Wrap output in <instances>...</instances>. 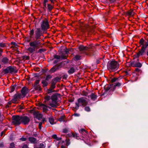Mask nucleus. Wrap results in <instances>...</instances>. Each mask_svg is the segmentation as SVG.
<instances>
[{
    "instance_id": "nucleus-1",
    "label": "nucleus",
    "mask_w": 148,
    "mask_h": 148,
    "mask_svg": "<svg viewBox=\"0 0 148 148\" xmlns=\"http://www.w3.org/2000/svg\"><path fill=\"white\" fill-rule=\"evenodd\" d=\"M29 45L30 47L28 48L27 50L30 53H32L40 47L41 45L40 41L36 39L30 42Z\"/></svg>"
},
{
    "instance_id": "nucleus-2",
    "label": "nucleus",
    "mask_w": 148,
    "mask_h": 148,
    "mask_svg": "<svg viewBox=\"0 0 148 148\" xmlns=\"http://www.w3.org/2000/svg\"><path fill=\"white\" fill-rule=\"evenodd\" d=\"M119 64L116 61L112 60L109 61L107 64V68L110 72L115 71L119 68Z\"/></svg>"
},
{
    "instance_id": "nucleus-3",
    "label": "nucleus",
    "mask_w": 148,
    "mask_h": 148,
    "mask_svg": "<svg viewBox=\"0 0 148 148\" xmlns=\"http://www.w3.org/2000/svg\"><path fill=\"white\" fill-rule=\"evenodd\" d=\"M78 103H76V106L75 108L77 109H78L79 106L84 107L86 106L88 103L87 99L85 97H82L79 98L77 100Z\"/></svg>"
},
{
    "instance_id": "nucleus-4",
    "label": "nucleus",
    "mask_w": 148,
    "mask_h": 148,
    "mask_svg": "<svg viewBox=\"0 0 148 148\" xmlns=\"http://www.w3.org/2000/svg\"><path fill=\"white\" fill-rule=\"evenodd\" d=\"M58 97L56 94L53 95L51 97V102L48 103L49 105L51 107L54 108L57 106Z\"/></svg>"
},
{
    "instance_id": "nucleus-5",
    "label": "nucleus",
    "mask_w": 148,
    "mask_h": 148,
    "mask_svg": "<svg viewBox=\"0 0 148 148\" xmlns=\"http://www.w3.org/2000/svg\"><path fill=\"white\" fill-rule=\"evenodd\" d=\"M12 123L13 125H17L21 123V116L19 115L13 116L12 118Z\"/></svg>"
},
{
    "instance_id": "nucleus-6",
    "label": "nucleus",
    "mask_w": 148,
    "mask_h": 148,
    "mask_svg": "<svg viewBox=\"0 0 148 148\" xmlns=\"http://www.w3.org/2000/svg\"><path fill=\"white\" fill-rule=\"evenodd\" d=\"M41 27L42 30L45 31L49 28V24L48 21L45 19L41 23Z\"/></svg>"
},
{
    "instance_id": "nucleus-7",
    "label": "nucleus",
    "mask_w": 148,
    "mask_h": 148,
    "mask_svg": "<svg viewBox=\"0 0 148 148\" xmlns=\"http://www.w3.org/2000/svg\"><path fill=\"white\" fill-rule=\"evenodd\" d=\"M43 35V33L41 31V29L39 28L36 29L35 31V39L37 40H39L41 39L40 37Z\"/></svg>"
},
{
    "instance_id": "nucleus-8",
    "label": "nucleus",
    "mask_w": 148,
    "mask_h": 148,
    "mask_svg": "<svg viewBox=\"0 0 148 148\" xmlns=\"http://www.w3.org/2000/svg\"><path fill=\"white\" fill-rule=\"evenodd\" d=\"M29 92V90L27 87H23L21 91V93H20L22 98L24 97Z\"/></svg>"
},
{
    "instance_id": "nucleus-9",
    "label": "nucleus",
    "mask_w": 148,
    "mask_h": 148,
    "mask_svg": "<svg viewBox=\"0 0 148 148\" xmlns=\"http://www.w3.org/2000/svg\"><path fill=\"white\" fill-rule=\"evenodd\" d=\"M30 118L26 116H21V123L24 125L28 124L30 121Z\"/></svg>"
},
{
    "instance_id": "nucleus-10",
    "label": "nucleus",
    "mask_w": 148,
    "mask_h": 148,
    "mask_svg": "<svg viewBox=\"0 0 148 148\" xmlns=\"http://www.w3.org/2000/svg\"><path fill=\"white\" fill-rule=\"evenodd\" d=\"M21 98H22L21 97L20 94L19 93H16L14 96L13 98L12 99L13 103H16V102Z\"/></svg>"
},
{
    "instance_id": "nucleus-11",
    "label": "nucleus",
    "mask_w": 148,
    "mask_h": 148,
    "mask_svg": "<svg viewBox=\"0 0 148 148\" xmlns=\"http://www.w3.org/2000/svg\"><path fill=\"white\" fill-rule=\"evenodd\" d=\"M139 43L141 45H142V47L146 49L148 46V40H147V42H145L144 40L143 39H141L139 41Z\"/></svg>"
},
{
    "instance_id": "nucleus-12",
    "label": "nucleus",
    "mask_w": 148,
    "mask_h": 148,
    "mask_svg": "<svg viewBox=\"0 0 148 148\" xmlns=\"http://www.w3.org/2000/svg\"><path fill=\"white\" fill-rule=\"evenodd\" d=\"M39 107L40 109L42 110L44 112H46L48 110V108L50 109L51 108L49 106L46 105H45L40 103L39 104Z\"/></svg>"
},
{
    "instance_id": "nucleus-13",
    "label": "nucleus",
    "mask_w": 148,
    "mask_h": 148,
    "mask_svg": "<svg viewBox=\"0 0 148 148\" xmlns=\"http://www.w3.org/2000/svg\"><path fill=\"white\" fill-rule=\"evenodd\" d=\"M4 71L6 73H12L15 72L14 68L12 66H9L4 70Z\"/></svg>"
},
{
    "instance_id": "nucleus-14",
    "label": "nucleus",
    "mask_w": 148,
    "mask_h": 148,
    "mask_svg": "<svg viewBox=\"0 0 148 148\" xmlns=\"http://www.w3.org/2000/svg\"><path fill=\"white\" fill-rule=\"evenodd\" d=\"M33 115L35 118L39 120L42 119V114L40 113L38 111H34V112Z\"/></svg>"
},
{
    "instance_id": "nucleus-15",
    "label": "nucleus",
    "mask_w": 148,
    "mask_h": 148,
    "mask_svg": "<svg viewBox=\"0 0 148 148\" xmlns=\"http://www.w3.org/2000/svg\"><path fill=\"white\" fill-rule=\"evenodd\" d=\"M145 49L141 47V50L139 51L136 54V56L139 57L140 56L143 55L145 53Z\"/></svg>"
},
{
    "instance_id": "nucleus-16",
    "label": "nucleus",
    "mask_w": 148,
    "mask_h": 148,
    "mask_svg": "<svg viewBox=\"0 0 148 148\" xmlns=\"http://www.w3.org/2000/svg\"><path fill=\"white\" fill-rule=\"evenodd\" d=\"M91 48V46L88 47H84L83 45H81L79 47V49L80 51H86L88 50V49H90Z\"/></svg>"
},
{
    "instance_id": "nucleus-17",
    "label": "nucleus",
    "mask_w": 148,
    "mask_h": 148,
    "mask_svg": "<svg viewBox=\"0 0 148 148\" xmlns=\"http://www.w3.org/2000/svg\"><path fill=\"white\" fill-rule=\"evenodd\" d=\"M131 65L133 67H140L142 66V64L140 63L136 62H132Z\"/></svg>"
},
{
    "instance_id": "nucleus-18",
    "label": "nucleus",
    "mask_w": 148,
    "mask_h": 148,
    "mask_svg": "<svg viewBox=\"0 0 148 148\" xmlns=\"http://www.w3.org/2000/svg\"><path fill=\"white\" fill-rule=\"evenodd\" d=\"M53 8V5H51L50 4H47V8L48 10V12H50L51 10Z\"/></svg>"
},
{
    "instance_id": "nucleus-19",
    "label": "nucleus",
    "mask_w": 148,
    "mask_h": 148,
    "mask_svg": "<svg viewBox=\"0 0 148 148\" xmlns=\"http://www.w3.org/2000/svg\"><path fill=\"white\" fill-rule=\"evenodd\" d=\"M88 98H90L92 100L95 101L97 99V96L94 93H92L90 96H88Z\"/></svg>"
},
{
    "instance_id": "nucleus-20",
    "label": "nucleus",
    "mask_w": 148,
    "mask_h": 148,
    "mask_svg": "<svg viewBox=\"0 0 148 148\" xmlns=\"http://www.w3.org/2000/svg\"><path fill=\"white\" fill-rule=\"evenodd\" d=\"M29 141L32 143H35L37 142L36 139L33 137H29L28 138Z\"/></svg>"
},
{
    "instance_id": "nucleus-21",
    "label": "nucleus",
    "mask_w": 148,
    "mask_h": 148,
    "mask_svg": "<svg viewBox=\"0 0 148 148\" xmlns=\"http://www.w3.org/2000/svg\"><path fill=\"white\" fill-rule=\"evenodd\" d=\"M45 102L46 104L49 105L48 103L50 101L51 102V97L50 96H47L45 97Z\"/></svg>"
},
{
    "instance_id": "nucleus-22",
    "label": "nucleus",
    "mask_w": 148,
    "mask_h": 148,
    "mask_svg": "<svg viewBox=\"0 0 148 148\" xmlns=\"http://www.w3.org/2000/svg\"><path fill=\"white\" fill-rule=\"evenodd\" d=\"M121 79V78L119 77L117 78L114 77L111 79V83H114L115 82H119V80H120Z\"/></svg>"
},
{
    "instance_id": "nucleus-23",
    "label": "nucleus",
    "mask_w": 148,
    "mask_h": 148,
    "mask_svg": "<svg viewBox=\"0 0 148 148\" xmlns=\"http://www.w3.org/2000/svg\"><path fill=\"white\" fill-rule=\"evenodd\" d=\"M56 83L55 82H54L52 81L50 88L49 90L51 92H52V90L55 88Z\"/></svg>"
},
{
    "instance_id": "nucleus-24",
    "label": "nucleus",
    "mask_w": 148,
    "mask_h": 148,
    "mask_svg": "<svg viewBox=\"0 0 148 148\" xmlns=\"http://www.w3.org/2000/svg\"><path fill=\"white\" fill-rule=\"evenodd\" d=\"M79 132L82 134L84 135L88 133L84 129H81L79 130Z\"/></svg>"
},
{
    "instance_id": "nucleus-25",
    "label": "nucleus",
    "mask_w": 148,
    "mask_h": 148,
    "mask_svg": "<svg viewBox=\"0 0 148 148\" xmlns=\"http://www.w3.org/2000/svg\"><path fill=\"white\" fill-rule=\"evenodd\" d=\"M8 59L6 57L3 58L2 60V62L4 64H6L8 63Z\"/></svg>"
},
{
    "instance_id": "nucleus-26",
    "label": "nucleus",
    "mask_w": 148,
    "mask_h": 148,
    "mask_svg": "<svg viewBox=\"0 0 148 148\" xmlns=\"http://www.w3.org/2000/svg\"><path fill=\"white\" fill-rule=\"evenodd\" d=\"M49 121L51 124H54V120L52 117H50L49 119Z\"/></svg>"
},
{
    "instance_id": "nucleus-27",
    "label": "nucleus",
    "mask_w": 148,
    "mask_h": 148,
    "mask_svg": "<svg viewBox=\"0 0 148 148\" xmlns=\"http://www.w3.org/2000/svg\"><path fill=\"white\" fill-rule=\"evenodd\" d=\"M34 33V31L33 29L31 30L29 32V36L30 38H32Z\"/></svg>"
},
{
    "instance_id": "nucleus-28",
    "label": "nucleus",
    "mask_w": 148,
    "mask_h": 148,
    "mask_svg": "<svg viewBox=\"0 0 148 148\" xmlns=\"http://www.w3.org/2000/svg\"><path fill=\"white\" fill-rule=\"evenodd\" d=\"M75 71V69L73 67L71 68L68 71V72L70 74H71L74 72Z\"/></svg>"
},
{
    "instance_id": "nucleus-29",
    "label": "nucleus",
    "mask_w": 148,
    "mask_h": 148,
    "mask_svg": "<svg viewBox=\"0 0 148 148\" xmlns=\"http://www.w3.org/2000/svg\"><path fill=\"white\" fill-rule=\"evenodd\" d=\"M134 14V13L132 11H130L127 12V15L130 16H133Z\"/></svg>"
},
{
    "instance_id": "nucleus-30",
    "label": "nucleus",
    "mask_w": 148,
    "mask_h": 148,
    "mask_svg": "<svg viewBox=\"0 0 148 148\" xmlns=\"http://www.w3.org/2000/svg\"><path fill=\"white\" fill-rule=\"evenodd\" d=\"M48 82V81L46 80V79H45L42 80V83L44 86H46L47 85Z\"/></svg>"
},
{
    "instance_id": "nucleus-31",
    "label": "nucleus",
    "mask_w": 148,
    "mask_h": 148,
    "mask_svg": "<svg viewBox=\"0 0 148 148\" xmlns=\"http://www.w3.org/2000/svg\"><path fill=\"white\" fill-rule=\"evenodd\" d=\"M58 69V67L54 66L50 70V71L51 72H54Z\"/></svg>"
},
{
    "instance_id": "nucleus-32",
    "label": "nucleus",
    "mask_w": 148,
    "mask_h": 148,
    "mask_svg": "<svg viewBox=\"0 0 148 148\" xmlns=\"http://www.w3.org/2000/svg\"><path fill=\"white\" fill-rule=\"evenodd\" d=\"M117 83H114L113 84L114 86V87L120 86L121 84V83L119 82H116Z\"/></svg>"
},
{
    "instance_id": "nucleus-33",
    "label": "nucleus",
    "mask_w": 148,
    "mask_h": 148,
    "mask_svg": "<svg viewBox=\"0 0 148 148\" xmlns=\"http://www.w3.org/2000/svg\"><path fill=\"white\" fill-rule=\"evenodd\" d=\"M61 56V59H66L67 58V56L64 54H62Z\"/></svg>"
},
{
    "instance_id": "nucleus-34",
    "label": "nucleus",
    "mask_w": 148,
    "mask_h": 148,
    "mask_svg": "<svg viewBox=\"0 0 148 148\" xmlns=\"http://www.w3.org/2000/svg\"><path fill=\"white\" fill-rule=\"evenodd\" d=\"M40 79H37L36 80L34 84V86H37L38 84H39V82H40Z\"/></svg>"
},
{
    "instance_id": "nucleus-35",
    "label": "nucleus",
    "mask_w": 148,
    "mask_h": 148,
    "mask_svg": "<svg viewBox=\"0 0 148 148\" xmlns=\"http://www.w3.org/2000/svg\"><path fill=\"white\" fill-rule=\"evenodd\" d=\"M53 56L54 58L55 59H61V56H59L57 55H54Z\"/></svg>"
},
{
    "instance_id": "nucleus-36",
    "label": "nucleus",
    "mask_w": 148,
    "mask_h": 148,
    "mask_svg": "<svg viewBox=\"0 0 148 148\" xmlns=\"http://www.w3.org/2000/svg\"><path fill=\"white\" fill-rule=\"evenodd\" d=\"M60 79L59 77H56L53 80V81L54 82H55V83H56Z\"/></svg>"
},
{
    "instance_id": "nucleus-37",
    "label": "nucleus",
    "mask_w": 148,
    "mask_h": 148,
    "mask_svg": "<svg viewBox=\"0 0 148 148\" xmlns=\"http://www.w3.org/2000/svg\"><path fill=\"white\" fill-rule=\"evenodd\" d=\"M84 110L86 111L87 112H89L90 110V108L88 106L85 107L84 108Z\"/></svg>"
},
{
    "instance_id": "nucleus-38",
    "label": "nucleus",
    "mask_w": 148,
    "mask_h": 148,
    "mask_svg": "<svg viewBox=\"0 0 148 148\" xmlns=\"http://www.w3.org/2000/svg\"><path fill=\"white\" fill-rule=\"evenodd\" d=\"M51 76L50 75H48L45 78V79L46 80L48 81L49 80L51 79Z\"/></svg>"
},
{
    "instance_id": "nucleus-39",
    "label": "nucleus",
    "mask_w": 148,
    "mask_h": 148,
    "mask_svg": "<svg viewBox=\"0 0 148 148\" xmlns=\"http://www.w3.org/2000/svg\"><path fill=\"white\" fill-rule=\"evenodd\" d=\"M70 144L69 140L68 139H66V144L67 146L69 145Z\"/></svg>"
},
{
    "instance_id": "nucleus-40",
    "label": "nucleus",
    "mask_w": 148,
    "mask_h": 148,
    "mask_svg": "<svg viewBox=\"0 0 148 148\" xmlns=\"http://www.w3.org/2000/svg\"><path fill=\"white\" fill-rule=\"evenodd\" d=\"M15 147L14 144V143H12L10 144V148H14Z\"/></svg>"
},
{
    "instance_id": "nucleus-41",
    "label": "nucleus",
    "mask_w": 148,
    "mask_h": 148,
    "mask_svg": "<svg viewBox=\"0 0 148 148\" xmlns=\"http://www.w3.org/2000/svg\"><path fill=\"white\" fill-rule=\"evenodd\" d=\"M80 58V56H79V55H77L75 56L74 58L76 60H79Z\"/></svg>"
},
{
    "instance_id": "nucleus-42",
    "label": "nucleus",
    "mask_w": 148,
    "mask_h": 148,
    "mask_svg": "<svg viewBox=\"0 0 148 148\" xmlns=\"http://www.w3.org/2000/svg\"><path fill=\"white\" fill-rule=\"evenodd\" d=\"M5 46V44L3 43H0V47L3 48Z\"/></svg>"
},
{
    "instance_id": "nucleus-43",
    "label": "nucleus",
    "mask_w": 148,
    "mask_h": 148,
    "mask_svg": "<svg viewBox=\"0 0 148 148\" xmlns=\"http://www.w3.org/2000/svg\"><path fill=\"white\" fill-rule=\"evenodd\" d=\"M42 123V122H40L39 123L38 128L40 130L41 129Z\"/></svg>"
},
{
    "instance_id": "nucleus-44",
    "label": "nucleus",
    "mask_w": 148,
    "mask_h": 148,
    "mask_svg": "<svg viewBox=\"0 0 148 148\" xmlns=\"http://www.w3.org/2000/svg\"><path fill=\"white\" fill-rule=\"evenodd\" d=\"M29 58V56H23V59L25 60H28Z\"/></svg>"
},
{
    "instance_id": "nucleus-45",
    "label": "nucleus",
    "mask_w": 148,
    "mask_h": 148,
    "mask_svg": "<svg viewBox=\"0 0 148 148\" xmlns=\"http://www.w3.org/2000/svg\"><path fill=\"white\" fill-rule=\"evenodd\" d=\"M68 130L66 128H65L63 129V132L64 133H67L68 132Z\"/></svg>"
},
{
    "instance_id": "nucleus-46",
    "label": "nucleus",
    "mask_w": 148,
    "mask_h": 148,
    "mask_svg": "<svg viewBox=\"0 0 148 148\" xmlns=\"http://www.w3.org/2000/svg\"><path fill=\"white\" fill-rule=\"evenodd\" d=\"M20 140H21L23 141H25L26 140V138H24V137H22L20 139Z\"/></svg>"
},
{
    "instance_id": "nucleus-47",
    "label": "nucleus",
    "mask_w": 148,
    "mask_h": 148,
    "mask_svg": "<svg viewBox=\"0 0 148 148\" xmlns=\"http://www.w3.org/2000/svg\"><path fill=\"white\" fill-rule=\"evenodd\" d=\"M40 148H45V146L43 143L40 144Z\"/></svg>"
},
{
    "instance_id": "nucleus-48",
    "label": "nucleus",
    "mask_w": 148,
    "mask_h": 148,
    "mask_svg": "<svg viewBox=\"0 0 148 148\" xmlns=\"http://www.w3.org/2000/svg\"><path fill=\"white\" fill-rule=\"evenodd\" d=\"M88 93L85 92H83V95L84 96H87Z\"/></svg>"
},
{
    "instance_id": "nucleus-49",
    "label": "nucleus",
    "mask_w": 148,
    "mask_h": 148,
    "mask_svg": "<svg viewBox=\"0 0 148 148\" xmlns=\"http://www.w3.org/2000/svg\"><path fill=\"white\" fill-rule=\"evenodd\" d=\"M57 136L56 134H54L52 136V137L55 139H56L57 138Z\"/></svg>"
},
{
    "instance_id": "nucleus-50",
    "label": "nucleus",
    "mask_w": 148,
    "mask_h": 148,
    "mask_svg": "<svg viewBox=\"0 0 148 148\" xmlns=\"http://www.w3.org/2000/svg\"><path fill=\"white\" fill-rule=\"evenodd\" d=\"M15 88L14 87H12L11 88V92H12L14 91Z\"/></svg>"
},
{
    "instance_id": "nucleus-51",
    "label": "nucleus",
    "mask_w": 148,
    "mask_h": 148,
    "mask_svg": "<svg viewBox=\"0 0 148 148\" xmlns=\"http://www.w3.org/2000/svg\"><path fill=\"white\" fill-rule=\"evenodd\" d=\"M28 146L27 145H24L22 147V148H27Z\"/></svg>"
},
{
    "instance_id": "nucleus-52",
    "label": "nucleus",
    "mask_w": 148,
    "mask_h": 148,
    "mask_svg": "<svg viewBox=\"0 0 148 148\" xmlns=\"http://www.w3.org/2000/svg\"><path fill=\"white\" fill-rule=\"evenodd\" d=\"M45 51V50H44V49H39V50H38V52L41 53L43 51Z\"/></svg>"
},
{
    "instance_id": "nucleus-53",
    "label": "nucleus",
    "mask_w": 148,
    "mask_h": 148,
    "mask_svg": "<svg viewBox=\"0 0 148 148\" xmlns=\"http://www.w3.org/2000/svg\"><path fill=\"white\" fill-rule=\"evenodd\" d=\"M3 52L2 49L0 48V57L2 56V53Z\"/></svg>"
},
{
    "instance_id": "nucleus-54",
    "label": "nucleus",
    "mask_w": 148,
    "mask_h": 148,
    "mask_svg": "<svg viewBox=\"0 0 148 148\" xmlns=\"http://www.w3.org/2000/svg\"><path fill=\"white\" fill-rule=\"evenodd\" d=\"M110 89V88L108 86L106 88H105L106 91H108V90H109Z\"/></svg>"
},
{
    "instance_id": "nucleus-55",
    "label": "nucleus",
    "mask_w": 148,
    "mask_h": 148,
    "mask_svg": "<svg viewBox=\"0 0 148 148\" xmlns=\"http://www.w3.org/2000/svg\"><path fill=\"white\" fill-rule=\"evenodd\" d=\"M58 62V60H55L54 61H53V63L54 64H56L57 63V62Z\"/></svg>"
},
{
    "instance_id": "nucleus-56",
    "label": "nucleus",
    "mask_w": 148,
    "mask_h": 148,
    "mask_svg": "<svg viewBox=\"0 0 148 148\" xmlns=\"http://www.w3.org/2000/svg\"><path fill=\"white\" fill-rule=\"evenodd\" d=\"M61 138H58V137H57V138H56V139H55L56 140H61Z\"/></svg>"
},
{
    "instance_id": "nucleus-57",
    "label": "nucleus",
    "mask_w": 148,
    "mask_h": 148,
    "mask_svg": "<svg viewBox=\"0 0 148 148\" xmlns=\"http://www.w3.org/2000/svg\"><path fill=\"white\" fill-rule=\"evenodd\" d=\"M61 138H58V137H57V138H56V139H55L56 140H61Z\"/></svg>"
},
{
    "instance_id": "nucleus-58",
    "label": "nucleus",
    "mask_w": 148,
    "mask_h": 148,
    "mask_svg": "<svg viewBox=\"0 0 148 148\" xmlns=\"http://www.w3.org/2000/svg\"><path fill=\"white\" fill-rule=\"evenodd\" d=\"M12 103H13L12 100L11 101H9L8 102V104H9L10 105Z\"/></svg>"
},
{
    "instance_id": "nucleus-59",
    "label": "nucleus",
    "mask_w": 148,
    "mask_h": 148,
    "mask_svg": "<svg viewBox=\"0 0 148 148\" xmlns=\"http://www.w3.org/2000/svg\"><path fill=\"white\" fill-rule=\"evenodd\" d=\"M3 147V143H0V147Z\"/></svg>"
},
{
    "instance_id": "nucleus-60",
    "label": "nucleus",
    "mask_w": 148,
    "mask_h": 148,
    "mask_svg": "<svg viewBox=\"0 0 148 148\" xmlns=\"http://www.w3.org/2000/svg\"><path fill=\"white\" fill-rule=\"evenodd\" d=\"M52 4H54V1H56V0H49Z\"/></svg>"
},
{
    "instance_id": "nucleus-61",
    "label": "nucleus",
    "mask_w": 148,
    "mask_h": 148,
    "mask_svg": "<svg viewBox=\"0 0 148 148\" xmlns=\"http://www.w3.org/2000/svg\"><path fill=\"white\" fill-rule=\"evenodd\" d=\"M47 3L43 2V6H45V7L47 6Z\"/></svg>"
},
{
    "instance_id": "nucleus-62",
    "label": "nucleus",
    "mask_w": 148,
    "mask_h": 148,
    "mask_svg": "<svg viewBox=\"0 0 148 148\" xmlns=\"http://www.w3.org/2000/svg\"><path fill=\"white\" fill-rule=\"evenodd\" d=\"M48 0H44L43 2L47 3L48 2Z\"/></svg>"
},
{
    "instance_id": "nucleus-63",
    "label": "nucleus",
    "mask_w": 148,
    "mask_h": 148,
    "mask_svg": "<svg viewBox=\"0 0 148 148\" xmlns=\"http://www.w3.org/2000/svg\"><path fill=\"white\" fill-rule=\"evenodd\" d=\"M72 135L73 137H75V136H76V135L75 134H73V133L72 134Z\"/></svg>"
},
{
    "instance_id": "nucleus-64",
    "label": "nucleus",
    "mask_w": 148,
    "mask_h": 148,
    "mask_svg": "<svg viewBox=\"0 0 148 148\" xmlns=\"http://www.w3.org/2000/svg\"><path fill=\"white\" fill-rule=\"evenodd\" d=\"M46 8H47V6H46V7L43 6V9L44 10H45V11H46Z\"/></svg>"
}]
</instances>
